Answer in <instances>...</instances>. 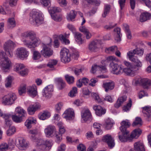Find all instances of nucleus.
<instances>
[{
  "instance_id": "nucleus-1",
  "label": "nucleus",
  "mask_w": 151,
  "mask_h": 151,
  "mask_svg": "<svg viewBox=\"0 0 151 151\" xmlns=\"http://www.w3.org/2000/svg\"><path fill=\"white\" fill-rule=\"evenodd\" d=\"M21 37L22 42L28 48H34L37 47L38 40L34 32L31 31L22 33Z\"/></svg>"
},
{
  "instance_id": "nucleus-2",
  "label": "nucleus",
  "mask_w": 151,
  "mask_h": 151,
  "mask_svg": "<svg viewBox=\"0 0 151 151\" xmlns=\"http://www.w3.org/2000/svg\"><path fill=\"white\" fill-rule=\"evenodd\" d=\"M5 54L3 51H0V65L3 70L9 69L11 64V61Z\"/></svg>"
},
{
  "instance_id": "nucleus-3",
  "label": "nucleus",
  "mask_w": 151,
  "mask_h": 151,
  "mask_svg": "<svg viewBox=\"0 0 151 151\" xmlns=\"http://www.w3.org/2000/svg\"><path fill=\"white\" fill-rule=\"evenodd\" d=\"M15 46V43L11 40L6 42L4 45V49L6 54L8 56L12 57L13 56L12 51Z\"/></svg>"
},
{
  "instance_id": "nucleus-4",
  "label": "nucleus",
  "mask_w": 151,
  "mask_h": 151,
  "mask_svg": "<svg viewBox=\"0 0 151 151\" xmlns=\"http://www.w3.org/2000/svg\"><path fill=\"white\" fill-rule=\"evenodd\" d=\"M60 56L61 61L66 63L70 61V54L68 49L63 48L62 49L60 52Z\"/></svg>"
},
{
  "instance_id": "nucleus-5",
  "label": "nucleus",
  "mask_w": 151,
  "mask_h": 151,
  "mask_svg": "<svg viewBox=\"0 0 151 151\" xmlns=\"http://www.w3.org/2000/svg\"><path fill=\"white\" fill-rule=\"evenodd\" d=\"M16 99V96L14 93H10L3 97V103L5 104L11 105Z\"/></svg>"
},
{
  "instance_id": "nucleus-6",
  "label": "nucleus",
  "mask_w": 151,
  "mask_h": 151,
  "mask_svg": "<svg viewBox=\"0 0 151 151\" xmlns=\"http://www.w3.org/2000/svg\"><path fill=\"white\" fill-rule=\"evenodd\" d=\"M29 22L30 24L35 26H37L38 23V11L33 9L30 13Z\"/></svg>"
},
{
  "instance_id": "nucleus-7",
  "label": "nucleus",
  "mask_w": 151,
  "mask_h": 151,
  "mask_svg": "<svg viewBox=\"0 0 151 151\" xmlns=\"http://www.w3.org/2000/svg\"><path fill=\"white\" fill-rule=\"evenodd\" d=\"M16 55L18 58L23 60L28 56L29 52L25 48L21 47L17 49Z\"/></svg>"
},
{
  "instance_id": "nucleus-8",
  "label": "nucleus",
  "mask_w": 151,
  "mask_h": 151,
  "mask_svg": "<svg viewBox=\"0 0 151 151\" xmlns=\"http://www.w3.org/2000/svg\"><path fill=\"white\" fill-rule=\"evenodd\" d=\"M91 95L92 98L94 99L96 102L99 103H103L104 101L112 103L113 101L111 96L109 95L106 96L105 98L104 99H101L98 94L96 93H92Z\"/></svg>"
},
{
  "instance_id": "nucleus-9",
  "label": "nucleus",
  "mask_w": 151,
  "mask_h": 151,
  "mask_svg": "<svg viewBox=\"0 0 151 151\" xmlns=\"http://www.w3.org/2000/svg\"><path fill=\"white\" fill-rule=\"evenodd\" d=\"M52 146V143L50 141L43 139H38V151H44L46 147H48Z\"/></svg>"
},
{
  "instance_id": "nucleus-10",
  "label": "nucleus",
  "mask_w": 151,
  "mask_h": 151,
  "mask_svg": "<svg viewBox=\"0 0 151 151\" xmlns=\"http://www.w3.org/2000/svg\"><path fill=\"white\" fill-rule=\"evenodd\" d=\"M109 65L114 74L118 75L122 73V68L121 65H118L116 62H111Z\"/></svg>"
},
{
  "instance_id": "nucleus-11",
  "label": "nucleus",
  "mask_w": 151,
  "mask_h": 151,
  "mask_svg": "<svg viewBox=\"0 0 151 151\" xmlns=\"http://www.w3.org/2000/svg\"><path fill=\"white\" fill-rule=\"evenodd\" d=\"M44 45L42 50L41 51V55L45 58H48L52 55L54 53L53 50L47 45Z\"/></svg>"
},
{
  "instance_id": "nucleus-12",
  "label": "nucleus",
  "mask_w": 151,
  "mask_h": 151,
  "mask_svg": "<svg viewBox=\"0 0 151 151\" xmlns=\"http://www.w3.org/2000/svg\"><path fill=\"white\" fill-rule=\"evenodd\" d=\"M127 55L128 56L129 60L131 61L134 62L135 64V66L139 68L142 67V64L141 62L138 58L134 54V53L129 51L127 53Z\"/></svg>"
},
{
  "instance_id": "nucleus-13",
  "label": "nucleus",
  "mask_w": 151,
  "mask_h": 151,
  "mask_svg": "<svg viewBox=\"0 0 151 151\" xmlns=\"http://www.w3.org/2000/svg\"><path fill=\"white\" fill-rule=\"evenodd\" d=\"M53 91V86L52 85H48L42 90V95L44 97L47 99L50 98L52 96Z\"/></svg>"
},
{
  "instance_id": "nucleus-14",
  "label": "nucleus",
  "mask_w": 151,
  "mask_h": 151,
  "mask_svg": "<svg viewBox=\"0 0 151 151\" xmlns=\"http://www.w3.org/2000/svg\"><path fill=\"white\" fill-rule=\"evenodd\" d=\"M129 131L122 132L119 133V138L120 140L122 142L132 141V138L129 136Z\"/></svg>"
},
{
  "instance_id": "nucleus-15",
  "label": "nucleus",
  "mask_w": 151,
  "mask_h": 151,
  "mask_svg": "<svg viewBox=\"0 0 151 151\" xmlns=\"http://www.w3.org/2000/svg\"><path fill=\"white\" fill-rule=\"evenodd\" d=\"M17 142V146L20 150H24L29 147V144L28 142L22 138H20L18 139Z\"/></svg>"
},
{
  "instance_id": "nucleus-16",
  "label": "nucleus",
  "mask_w": 151,
  "mask_h": 151,
  "mask_svg": "<svg viewBox=\"0 0 151 151\" xmlns=\"http://www.w3.org/2000/svg\"><path fill=\"white\" fill-rule=\"evenodd\" d=\"M102 141L106 142L109 147L111 148L113 147L115 145L114 140L111 137V135L107 134L104 136L102 139Z\"/></svg>"
},
{
  "instance_id": "nucleus-17",
  "label": "nucleus",
  "mask_w": 151,
  "mask_h": 151,
  "mask_svg": "<svg viewBox=\"0 0 151 151\" xmlns=\"http://www.w3.org/2000/svg\"><path fill=\"white\" fill-rule=\"evenodd\" d=\"M44 132L46 136L50 137H52L54 133L56 132V129L55 126L50 125L45 129Z\"/></svg>"
},
{
  "instance_id": "nucleus-18",
  "label": "nucleus",
  "mask_w": 151,
  "mask_h": 151,
  "mask_svg": "<svg viewBox=\"0 0 151 151\" xmlns=\"http://www.w3.org/2000/svg\"><path fill=\"white\" fill-rule=\"evenodd\" d=\"M139 70L138 67L134 65L132 68H123L122 72L123 71L127 75L133 76L135 73Z\"/></svg>"
},
{
  "instance_id": "nucleus-19",
  "label": "nucleus",
  "mask_w": 151,
  "mask_h": 151,
  "mask_svg": "<svg viewBox=\"0 0 151 151\" xmlns=\"http://www.w3.org/2000/svg\"><path fill=\"white\" fill-rule=\"evenodd\" d=\"M63 117L67 120H71L74 117V112L73 110L71 108L66 109L63 115Z\"/></svg>"
},
{
  "instance_id": "nucleus-20",
  "label": "nucleus",
  "mask_w": 151,
  "mask_h": 151,
  "mask_svg": "<svg viewBox=\"0 0 151 151\" xmlns=\"http://www.w3.org/2000/svg\"><path fill=\"white\" fill-rule=\"evenodd\" d=\"M93 109L95 111L96 114L99 116L105 114L106 111L105 108L100 105H94L93 106Z\"/></svg>"
},
{
  "instance_id": "nucleus-21",
  "label": "nucleus",
  "mask_w": 151,
  "mask_h": 151,
  "mask_svg": "<svg viewBox=\"0 0 151 151\" xmlns=\"http://www.w3.org/2000/svg\"><path fill=\"white\" fill-rule=\"evenodd\" d=\"M82 119L84 122L91 119V115L88 109H83L81 112Z\"/></svg>"
},
{
  "instance_id": "nucleus-22",
  "label": "nucleus",
  "mask_w": 151,
  "mask_h": 151,
  "mask_svg": "<svg viewBox=\"0 0 151 151\" xmlns=\"http://www.w3.org/2000/svg\"><path fill=\"white\" fill-rule=\"evenodd\" d=\"M144 116L148 121L151 120V107L147 106L142 108Z\"/></svg>"
},
{
  "instance_id": "nucleus-23",
  "label": "nucleus",
  "mask_w": 151,
  "mask_h": 151,
  "mask_svg": "<svg viewBox=\"0 0 151 151\" xmlns=\"http://www.w3.org/2000/svg\"><path fill=\"white\" fill-rule=\"evenodd\" d=\"M97 71L105 73L107 71V69L105 66L98 65H93L91 68V72L94 73Z\"/></svg>"
},
{
  "instance_id": "nucleus-24",
  "label": "nucleus",
  "mask_w": 151,
  "mask_h": 151,
  "mask_svg": "<svg viewBox=\"0 0 151 151\" xmlns=\"http://www.w3.org/2000/svg\"><path fill=\"white\" fill-rule=\"evenodd\" d=\"M37 87L35 85L28 86L27 88V92L31 96L34 97L37 94Z\"/></svg>"
},
{
  "instance_id": "nucleus-25",
  "label": "nucleus",
  "mask_w": 151,
  "mask_h": 151,
  "mask_svg": "<svg viewBox=\"0 0 151 151\" xmlns=\"http://www.w3.org/2000/svg\"><path fill=\"white\" fill-rule=\"evenodd\" d=\"M115 86L114 83L113 81H110L108 82L103 83L102 86L105 89V91L108 92L109 90L113 89Z\"/></svg>"
},
{
  "instance_id": "nucleus-26",
  "label": "nucleus",
  "mask_w": 151,
  "mask_h": 151,
  "mask_svg": "<svg viewBox=\"0 0 151 151\" xmlns=\"http://www.w3.org/2000/svg\"><path fill=\"white\" fill-rule=\"evenodd\" d=\"M121 126L120 129L122 132L129 131L127 130V128L129 127L131 124L129 120H126L123 121L121 123Z\"/></svg>"
},
{
  "instance_id": "nucleus-27",
  "label": "nucleus",
  "mask_w": 151,
  "mask_h": 151,
  "mask_svg": "<svg viewBox=\"0 0 151 151\" xmlns=\"http://www.w3.org/2000/svg\"><path fill=\"white\" fill-rule=\"evenodd\" d=\"M15 114L23 119L25 118L26 116V111L21 107H17L15 110Z\"/></svg>"
},
{
  "instance_id": "nucleus-28",
  "label": "nucleus",
  "mask_w": 151,
  "mask_h": 151,
  "mask_svg": "<svg viewBox=\"0 0 151 151\" xmlns=\"http://www.w3.org/2000/svg\"><path fill=\"white\" fill-rule=\"evenodd\" d=\"M114 124V121L111 119L108 118L106 120L104 126L106 129L109 130L112 128Z\"/></svg>"
},
{
  "instance_id": "nucleus-29",
  "label": "nucleus",
  "mask_w": 151,
  "mask_h": 151,
  "mask_svg": "<svg viewBox=\"0 0 151 151\" xmlns=\"http://www.w3.org/2000/svg\"><path fill=\"white\" fill-rule=\"evenodd\" d=\"M99 45V43L98 40L93 41L89 44V49L91 51H94L97 49Z\"/></svg>"
},
{
  "instance_id": "nucleus-30",
  "label": "nucleus",
  "mask_w": 151,
  "mask_h": 151,
  "mask_svg": "<svg viewBox=\"0 0 151 151\" xmlns=\"http://www.w3.org/2000/svg\"><path fill=\"white\" fill-rule=\"evenodd\" d=\"M127 96H122L118 98L116 103L114 104V106L116 108H119L127 99Z\"/></svg>"
},
{
  "instance_id": "nucleus-31",
  "label": "nucleus",
  "mask_w": 151,
  "mask_h": 151,
  "mask_svg": "<svg viewBox=\"0 0 151 151\" xmlns=\"http://www.w3.org/2000/svg\"><path fill=\"white\" fill-rule=\"evenodd\" d=\"M134 148L136 151H145L143 144L140 142H137L134 144Z\"/></svg>"
},
{
  "instance_id": "nucleus-32",
  "label": "nucleus",
  "mask_w": 151,
  "mask_h": 151,
  "mask_svg": "<svg viewBox=\"0 0 151 151\" xmlns=\"http://www.w3.org/2000/svg\"><path fill=\"white\" fill-rule=\"evenodd\" d=\"M151 18V14L147 12L142 14L140 16L139 20L143 22Z\"/></svg>"
},
{
  "instance_id": "nucleus-33",
  "label": "nucleus",
  "mask_w": 151,
  "mask_h": 151,
  "mask_svg": "<svg viewBox=\"0 0 151 151\" xmlns=\"http://www.w3.org/2000/svg\"><path fill=\"white\" fill-rule=\"evenodd\" d=\"M29 133L31 134V139L34 142H37L38 131L37 129L30 130Z\"/></svg>"
},
{
  "instance_id": "nucleus-34",
  "label": "nucleus",
  "mask_w": 151,
  "mask_h": 151,
  "mask_svg": "<svg viewBox=\"0 0 151 151\" xmlns=\"http://www.w3.org/2000/svg\"><path fill=\"white\" fill-rule=\"evenodd\" d=\"M142 133V131L139 129H136L132 132L129 136L131 137L132 141L133 138H137Z\"/></svg>"
},
{
  "instance_id": "nucleus-35",
  "label": "nucleus",
  "mask_w": 151,
  "mask_h": 151,
  "mask_svg": "<svg viewBox=\"0 0 151 151\" xmlns=\"http://www.w3.org/2000/svg\"><path fill=\"white\" fill-rule=\"evenodd\" d=\"M142 133V131L139 129H136L132 132L129 136L131 137L132 141L133 138H137Z\"/></svg>"
},
{
  "instance_id": "nucleus-36",
  "label": "nucleus",
  "mask_w": 151,
  "mask_h": 151,
  "mask_svg": "<svg viewBox=\"0 0 151 151\" xmlns=\"http://www.w3.org/2000/svg\"><path fill=\"white\" fill-rule=\"evenodd\" d=\"M141 85L145 88L151 85V80L147 78H143L141 80Z\"/></svg>"
},
{
  "instance_id": "nucleus-37",
  "label": "nucleus",
  "mask_w": 151,
  "mask_h": 151,
  "mask_svg": "<svg viewBox=\"0 0 151 151\" xmlns=\"http://www.w3.org/2000/svg\"><path fill=\"white\" fill-rule=\"evenodd\" d=\"M38 108V106L35 105H30L27 108V112L28 113L31 115L33 114L37 109Z\"/></svg>"
},
{
  "instance_id": "nucleus-38",
  "label": "nucleus",
  "mask_w": 151,
  "mask_h": 151,
  "mask_svg": "<svg viewBox=\"0 0 151 151\" xmlns=\"http://www.w3.org/2000/svg\"><path fill=\"white\" fill-rule=\"evenodd\" d=\"M76 41L79 44H81L84 42V41L81 38L82 35L79 32H76L74 33Z\"/></svg>"
},
{
  "instance_id": "nucleus-39",
  "label": "nucleus",
  "mask_w": 151,
  "mask_h": 151,
  "mask_svg": "<svg viewBox=\"0 0 151 151\" xmlns=\"http://www.w3.org/2000/svg\"><path fill=\"white\" fill-rule=\"evenodd\" d=\"M36 122L37 121L36 120H35L34 118H30L26 121L25 123V125L27 128H30L32 127L31 124H35Z\"/></svg>"
},
{
  "instance_id": "nucleus-40",
  "label": "nucleus",
  "mask_w": 151,
  "mask_h": 151,
  "mask_svg": "<svg viewBox=\"0 0 151 151\" xmlns=\"http://www.w3.org/2000/svg\"><path fill=\"white\" fill-rule=\"evenodd\" d=\"M50 116V113L48 111H45L44 112L40 114L39 118L40 119L42 120H44L46 119Z\"/></svg>"
},
{
  "instance_id": "nucleus-41",
  "label": "nucleus",
  "mask_w": 151,
  "mask_h": 151,
  "mask_svg": "<svg viewBox=\"0 0 151 151\" xmlns=\"http://www.w3.org/2000/svg\"><path fill=\"white\" fill-rule=\"evenodd\" d=\"M114 31L116 33L115 40L117 42H120L121 40V37L122 36V34L120 33L121 29L120 28H116L114 29Z\"/></svg>"
},
{
  "instance_id": "nucleus-42",
  "label": "nucleus",
  "mask_w": 151,
  "mask_h": 151,
  "mask_svg": "<svg viewBox=\"0 0 151 151\" xmlns=\"http://www.w3.org/2000/svg\"><path fill=\"white\" fill-rule=\"evenodd\" d=\"M114 31L116 33L115 40L117 42H120L121 40V37L122 36V34L120 33L121 29L120 28H116L114 29Z\"/></svg>"
},
{
  "instance_id": "nucleus-43",
  "label": "nucleus",
  "mask_w": 151,
  "mask_h": 151,
  "mask_svg": "<svg viewBox=\"0 0 151 151\" xmlns=\"http://www.w3.org/2000/svg\"><path fill=\"white\" fill-rule=\"evenodd\" d=\"M77 13L74 10L71 11L69 14H68L67 19L68 21H72L76 17Z\"/></svg>"
},
{
  "instance_id": "nucleus-44",
  "label": "nucleus",
  "mask_w": 151,
  "mask_h": 151,
  "mask_svg": "<svg viewBox=\"0 0 151 151\" xmlns=\"http://www.w3.org/2000/svg\"><path fill=\"white\" fill-rule=\"evenodd\" d=\"M57 125L59 128V133L62 134H64L66 130L63 123L61 122H60L58 123Z\"/></svg>"
},
{
  "instance_id": "nucleus-45",
  "label": "nucleus",
  "mask_w": 151,
  "mask_h": 151,
  "mask_svg": "<svg viewBox=\"0 0 151 151\" xmlns=\"http://www.w3.org/2000/svg\"><path fill=\"white\" fill-rule=\"evenodd\" d=\"M15 21L14 18H10L8 19L7 25L8 28H12L15 26Z\"/></svg>"
},
{
  "instance_id": "nucleus-46",
  "label": "nucleus",
  "mask_w": 151,
  "mask_h": 151,
  "mask_svg": "<svg viewBox=\"0 0 151 151\" xmlns=\"http://www.w3.org/2000/svg\"><path fill=\"white\" fill-rule=\"evenodd\" d=\"M117 50V46L114 45L106 48L105 51L107 53H114Z\"/></svg>"
},
{
  "instance_id": "nucleus-47",
  "label": "nucleus",
  "mask_w": 151,
  "mask_h": 151,
  "mask_svg": "<svg viewBox=\"0 0 151 151\" xmlns=\"http://www.w3.org/2000/svg\"><path fill=\"white\" fill-rule=\"evenodd\" d=\"M12 117L13 121L17 123L22 122L23 121V119H24L16 114L14 115H13Z\"/></svg>"
},
{
  "instance_id": "nucleus-48",
  "label": "nucleus",
  "mask_w": 151,
  "mask_h": 151,
  "mask_svg": "<svg viewBox=\"0 0 151 151\" xmlns=\"http://www.w3.org/2000/svg\"><path fill=\"white\" fill-rule=\"evenodd\" d=\"M129 102L126 106L123 107V110L124 111L127 112L130 110L132 106V101L131 99L130 98L129 100Z\"/></svg>"
},
{
  "instance_id": "nucleus-49",
  "label": "nucleus",
  "mask_w": 151,
  "mask_h": 151,
  "mask_svg": "<svg viewBox=\"0 0 151 151\" xmlns=\"http://www.w3.org/2000/svg\"><path fill=\"white\" fill-rule=\"evenodd\" d=\"M129 52H132L134 54H137L139 56H141L144 53V49H143L137 48L134 49L133 50L130 51Z\"/></svg>"
},
{
  "instance_id": "nucleus-50",
  "label": "nucleus",
  "mask_w": 151,
  "mask_h": 151,
  "mask_svg": "<svg viewBox=\"0 0 151 151\" xmlns=\"http://www.w3.org/2000/svg\"><path fill=\"white\" fill-rule=\"evenodd\" d=\"M142 125V120L141 118L137 117L136 118L135 120L133 122L132 124L133 127L135 126H141Z\"/></svg>"
},
{
  "instance_id": "nucleus-51",
  "label": "nucleus",
  "mask_w": 151,
  "mask_h": 151,
  "mask_svg": "<svg viewBox=\"0 0 151 151\" xmlns=\"http://www.w3.org/2000/svg\"><path fill=\"white\" fill-rule=\"evenodd\" d=\"M58 60H56L51 59L49 60L47 66L50 68H53L58 63Z\"/></svg>"
},
{
  "instance_id": "nucleus-52",
  "label": "nucleus",
  "mask_w": 151,
  "mask_h": 151,
  "mask_svg": "<svg viewBox=\"0 0 151 151\" xmlns=\"http://www.w3.org/2000/svg\"><path fill=\"white\" fill-rule=\"evenodd\" d=\"M110 9V6L108 4H106L104 6V11L103 13L102 14V16L103 17H105L107 14L109 13Z\"/></svg>"
},
{
  "instance_id": "nucleus-53",
  "label": "nucleus",
  "mask_w": 151,
  "mask_h": 151,
  "mask_svg": "<svg viewBox=\"0 0 151 151\" xmlns=\"http://www.w3.org/2000/svg\"><path fill=\"white\" fill-rule=\"evenodd\" d=\"M24 68V66L23 64L21 63H18L15 65L14 69L16 72L19 73L21 70Z\"/></svg>"
},
{
  "instance_id": "nucleus-54",
  "label": "nucleus",
  "mask_w": 151,
  "mask_h": 151,
  "mask_svg": "<svg viewBox=\"0 0 151 151\" xmlns=\"http://www.w3.org/2000/svg\"><path fill=\"white\" fill-rule=\"evenodd\" d=\"M15 140L12 138H9L8 141V147L9 149H12L15 145Z\"/></svg>"
},
{
  "instance_id": "nucleus-55",
  "label": "nucleus",
  "mask_w": 151,
  "mask_h": 151,
  "mask_svg": "<svg viewBox=\"0 0 151 151\" xmlns=\"http://www.w3.org/2000/svg\"><path fill=\"white\" fill-rule=\"evenodd\" d=\"M65 77L67 82L69 84L73 83L74 82V78L73 76L66 75L65 76Z\"/></svg>"
},
{
  "instance_id": "nucleus-56",
  "label": "nucleus",
  "mask_w": 151,
  "mask_h": 151,
  "mask_svg": "<svg viewBox=\"0 0 151 151\" xmlns=\"http://www.w3.org/2000/svg\"><path fill=\"white\" fill-rule=\"evenodd\" d=\"M9 127V128L7 130L6 133L8 136H10L16 132V129L15 127L13 126Z\"/></svg>"
},
{
  "instance_id": "nucleus-57",
  "label": "nucleus",
  "mask_w": 151,
  "mask_h": 151,
  "mask_svg": "<svg viewBox=\"0 0 151 151\" xmlns=\"http://www.w3.org/2000/svg\"><path fill=\"white\" fill-rule=\"evenodd\" d=\"M12 78L11 76H8L5 81V86L6 87L11 86L12 82Z\"/></svg>"
},
{
  "instance_id": "nucleus-58",
  "label": "nucleus",
  "mask_w": 151,
  "mask_h": 151,
  "mask_svg": "<svg viewBox=\"0 0 151 151\" xmlns=\"http://www.w3.org/2000/svg\"><path fill=\"white\" fill-rule=\"evenodd\" d=\"M40 2L44 6H50L51 4V0H40Z\"/></svg>"
},
{
  "instance_id": "nucleus-59",
  "label": "nucleus",
  "mask_w": 151,
  "mask_h": 151,
  "mask_svg": "<svg viewBox=\"0 0 151 151\" xmlns=\"http://www.w3.org/2000/svg\"><path fill=\"white\" fill-rule=\"evenodd\" d=\"M77 93V88L76 87H73L72 89L70 91L68 94V95L71 97H73L75 96Z\"/></svg>"
},
{
  "instance_id": "nucleus-60",
  "label": "nucleus",
  "mask_w": 151,
  "mask_h": 151,
  "mask_svg": "<svg viewBox=\"0 0 151 151\" xmlns=\"http://www.w3.org/2000/svg\"><path fill=\"white\" fill-rule=\"evenodd\" d=\"M59 38L60 40L65 44H68L70 43L69 40L65 38L63 35H61L59 36Z\"/></svg>"
},
{
  "instance_id": "nucleus-61",
  "label": "nucleus",
  "mask_w": 151,
  "mask_h": 151,
  "mask_svg": "<svg viewBox=\"0 0 151 151\" xmlns=\"http://www.w3.org/2000/svg\"><path fill=\"white\" fill-rule=\"evenodd\" d=\"M8 145L6 143H3L0 145V150L6 151L8 149Z\"/></svg>"
},
{
  "instance_id": "nucleus-62",
  "label": "nucleus",
  "mask_w": 151,
  "mask_h": 151,
  "mask_svg": "<svg viewBox=\"0 0 151 151\" xmlns=\"http://www.w3.org/2000/svg\"><path fill=\"white\" fill-rule=\"evenodd\" d=\"M43 15L40 11L38 12V24H42L43 22Z\"/></svg>"
},
{
  "instance_id": "nucleus-63",
  "label": "nucleus",
  "mask_w": 151,
  "mask_h": 151,
  "mask_svg": "<svg viewBox=\"0 0 151 151\" xmlns=\"http://www.w3.org/2000/svg\"><path fill=\"white\" fill-rule=\"evenodd\" d=\"M51 16L52 19L55 21H59L62 20L61 17L60 15L54 14H51Z\"/></svg>"
},
{
  "instance_id": "nucleus-64",
  "label": "nucleus",
  "mask_w": 151,
  "mask_h": 151,
  "mask_svg": "<svg viewBox=\"0 0 151 151\" xmlns=\"http://www.w3.org/2000/svg\"><path fill=\"white\" fill-rule=\"evenodd\" d=\"M63 106V103L60 102L58 103L55 106V109L56 110L59 112L61 110V108Z\"/></svg>"
}]
</instances>
